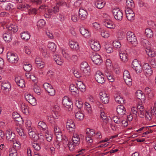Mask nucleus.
I'll return each instance as SVG.
<instances>
[{"label":"nucleus","instance_id":"b1692460","mask_svg":"<svg viewBox=\"0 0 156 156\" xmlns=\"http://www.w3.org/2000/svg\"><path fill=\"white\" fill-rule=\"evenodd\" d=\"M53 59L57 64L59 65H61L64 62L63 60L60 58L58 54H54L53 55Z\"/></svg>","mask_w":156,"mask_h":156},{"label":"nucleus","instance_id":"423d86ee","mask_svg":"<svg viewBox=\"0 0 156 156\" xmlns=\"http://www.w3.org/2000/svg\"><path fill=\"white\" fill-rule=\"evenodd\" d=\"M100 100L102 103L105 104H108L109 101V95L105 92H100L99 93Z\"/></svg>","mask_w":156,"mask_h":156},{"label":"nucleus","instance_id":"c03bdc74","mask_svg":"<svg viewBox=\"0 0 156 156\" xmlns=\"http://www.w3.org/2000/svg\"><path fill=\"white\" fill-rule=\"evenodd\" d=\"M69 89L71 92L76 93L78 91V90L76 87V85H75L74 84H72L70 85Z\"/></svg>","mask_w":156,"mask_h":156},{"label":"nucleus","instance_id":"20e7f679","mask_svg":"<svg viewBox=\"0 0 156 156\" xmlns=\"http://www.w3.org/2000/svg\"><path fill=\"white\" fill-rule=\"evenodd\" d=\"M127 38L128 41L131 44H137V39L133 33L131 31H128L126 34Z\"/></svg>","mask_w":156,"mask_h":156},{"label":"nucleus","instance_id":"774afa93","mask_svg":"<svg viewBox=\"0 0 156 156\" xmlns=\"http://www.w3.org/2000/svg\"><path fill=\"white\" fill-rule=\"evenodd\" d=\"M104 73L107 78L109 76H111V75H112V74L111 71L107 69H106L105 70Z\"/></svg>","mask_w":156,"mask_h":156},{"label":"nucleus","instance_id":"7ed1b4c3","mask_svg":"<svg viewBox=\"0 0 156 156\" xmlns=\"http://www.w3.org/2000/svg\"><path fill=\"white\" fill-rule=\"evenodd\" d=\"M113 14L115 19L116 20L121 21L122 20L123 14L121 11H120L119 9L114 8L112 10Z\"/></svg>","mask_w":156,"mask_h":156},{"label":"nucleus","instance_id":"a211bd4d","mask_svg":"<svg viewBox=\"0 0 156 156\" xmlns=\"http://www.w3.org/2000/svg\"><path fill=\"white\" fill-rule=\"evenodd\" d=\"M54 131L56 136L57 140L60 141L62 140V133L59 128L57 126H55Z\"/></svg>","mask_w":156,"mask_h":156},{"label":"nucleus","instance_id":"79ce46f5","mask_svg":"<svg viewBox=\"0 0 156 156\" xmlns=\"http://www.w3.org/2000/svg\"><path fill=\"white\" fill-rule=\"evenodd\" d=\"M81 71L82 72L84 76H87L90 75V67H89L87 68L83 69V70H81Z\"/></svg>","mask_w":156,"mask_h":156},{"label":"nucleus","instance_id":"4be33fe9","mask_svg":"<svg viewBox=\"0 0 156 156\" xmlns=\"http://www.w3.org/2000/svg\"><path fill=\"white\" fill-rule=\"evenodd\" d=\"M80 32L84 37L89 38L90 36V33L88 30L84 27H82L80 29Z\"/></svg>","mask_w":156,"mask_h":156},{"label":"nucleus","instance_id":"6ab92c4d","mask_svg":"<svg viewBox=\"0 0 156 156\" xmlns=\"http://www.w3.org/2000/svg\"><path fill=\"white\" fill-rule=\"evenodd\" d=\"M90 46L91 48L95 51H98L101 48L100 45L98 42L94 41L90 44Z\"/></svg>","mask_w":156,"mask_h":156},{"label":"nucleus","instance_id":"bf43d9fd","mask_svg":"<svg viewBox=\"0 0 156 156\" xmlns=\"http://www.w3.org/2000/svg\"><path fill=\"white\" fill-rule=\"evenodd\" d=\"M57 2V5L59 6L65 5L66 3L65 0H56Z\"/></svg>","mask_w":156,"mask_h":156},{"label":"nucleus","instance_id":"bb28decb","mask_svg":"<svg viewBox=\"0 0 156 156\" xmlns=\"http://www.w3.org/2000/svg\"><path fill=\"white\" fill-rule=\"evenodd\" d=\"M145 51L148 55L150 57H154L156 55L155 52L154 51L151 49L150 47H148L145 49Z\"/></svg>","mask_w":156,"mask_h":156},{"label":"nucleus","instance_id":"13d9d810","mask_svg":"<svg viewBox=\"0 0 156 156\" xmlns=\"http://www.w3.org/2000/svg\"><path fill=\"white\" fill-rule=\"evenodd\" d=\"M13 147L16 150H18L20 148V143L16 141L15 143H13Z\"/></svg>","mask_w":156,"mask_h":156},{"label":"nucleus","instance_id":"49530a36","mask_svg":"<svg viewBox=\"0 0 156 156\" xmlns=\"http://www.w3.org/2000/svg\"><path fill=\"white\" fill-rule=\"evenodd\" d=\"M90 67L87 63L86 62H82L80 65V70H83L84 69L87 68L88 67Z\"/></svg>","mask_w":156,"mask_h":156},{"label":"nucleus","instance_id":"cd10ccee","mask_svg":"<svg viewBox=\"0 0 156 156\" xmlns=\"http://www.w3.org/2000/svg\"><path fill=\"white\" fill-rule=\"evenodd\" d=\"M30 137L34 141H37L39 139V136L36 133L31 129L28 131Z\"/></svg>","mask_w":156,"mask_h":156},{"label":"nucleus","instance_id":"ea45409f","mask_svg":"<svg viewBox=\"0 0 156 156\" xmlns=\"http://www.w3.org/2000/svg\"><path fill=\"white\" fill-rule=\"evenodd\" d=\"M75 116L76 118L79 120H83L84 118V115L80 112L76 113Z\"/></svg>","mask_w":156,"mask_h":156},{"label":"nucleus","instance_id":"a18cd8bd","mask_svg":"<svg viewBox=\"0 0 156 156\" xmlns=\"http://www.w3.org/2000/svg\"><path fill=\"white\" fill-rule=\"evenodd\" d=\"M23 69L26 72H29L32 69V67L31 64H26L23 65Z\"/></svg>","mask_w":156,"mask_h":156},{"label":"nucleus","instance_id":"5701e85b","mask_svg":"<svg viewBox=\"0 0 156 156\" xmlns=\"http://www.w3.org/2000/svg\"><path fill=\"white\" fill-rule=\"evenodd\" d=\"M79 17L82 20H84L87 18V12L86 10L80 9L79 11Z\"/></svg>","mask_w":156,"mask_h":156},{"label":"nucleus","instance_id":"f704fd0d","mask_svg":"<svg viewBox=\"0 0 156 156\" xmlns=\"http://www.w3.org/2000/svg\"><path fill=\"white\" fill-rule=\"evenodd\" d=\"M105 4V3L99 0H97L95 3V6L99 9L103 8Z\"/></svg>","mask_w":156,"mask_h":156},{"label":"nucleus","instance_id":"c9c22d12","mask_svg":"<svg viewBox=\"0 0 156 156\" xmlns=\"http://www.w3.org/2000/svg\"><path fill=\"white\" fill-rule=\"evenodd\" d=\"M73 143L75 144H79L80 142V138L79 135L76 134H73Z\"/></svg>","mask_w":156,"mask_h":156},{"label":"nucleus","instance_id":"39448f33","mask_svg":"<svg viewBox=\"0 0 156 156\" xmlns=\"http://www.w3.org/2000/svg\"><path fill=\"white\" fill-rule=\"evenodd\" d=\"M124 80L126 84L129 86H130L132 84V79L130 75L127 70H125L123 73Z\"/></svg>","mask_w":156,"mask_h":156},{"label":"nucleus","instance_id":"de8ad7c7","mask_svg":"<svg viewBox=\"0 0 156 156\" xmlns=\"http://www.w3.org/2000/svg\"><path fill=\"white\" fill-rule=\"evenodd\" d=\"M2 89L3 90H6L10 87V84L8 82L2 83Z\"/></svg>","mask_w":156,"mask_h":156},{"label":"nucleus","instance_id":"603ef678","mask_svg":"<svg viewBox=\"0 0 156 156\" xmlns=\"http://www.w3.org/2000/svg\"><path fill=\"white\" fill-rule=\"evenodd\" d=\"M101 35L102 37L105 38H107L109 36V34L108 32L104 30L101 32Z\"/></svg>","mask_w":156,"mask_h":156},{"label":"nucleus","instance_id":"5fc2aeb1","mask_svg":"<svg viewBox=\"0 0 156 156\" xmlns=\"http://www.w3.org/2000/svg\"><path fill=\"white\" fill-rule=\"evenodd\" d=\"M85 108L89 113H91L92 112L91 106L88 103L86 102L85 103Z\"/></svg>","mask_w":156,"mask_h":156},{"label":"nucleus","instance_id":"473e14b6","mask_svg":"<svg viewBox=\"0 0 156 156\" xmlns=\"http://www.w3.org/2000/svg\"><path fill=\"white\" fill-rule=\"evenodd\" d=\"M126 9H132L134 7V4L133 0H127L126 2Z\"/></svg>","mask_w":156,"mask_h":156},{"label":"nucleus","instance_id":"dca6fc26","mask_svg":"<svg viewBox=\"0 0 156 156\" xmlns=\"http://www.w3.org/2000/svg\"><path fill=\"white\" fill-rule=\"evenodd\" d=\"M137 108L138 112V115L141 118H143L145 114V111L144 110V107L142 104L138 105Z\"/></svg>","mask_w":156,"mask_h":156},{"label":"nucleus","instance_id":"2f4dec72","mask_svg":"<svg viewBox=\"0 0 156 156\" xmlns=\"http://www.w3.org/2000/svg\"><path fill=\"white\" fill-rule=\"evenodd\" d=\"M136 96L137 98L140 100H144L145 98V95L143 92L140 90H137L136 93Z\"/></svg>","mask_w":156,"mask_h":156},{"label":"nucleus","instance_id":"6e6d98bb","mask_svg":"<svg viewBox=\"0 0 156 156\" xmlns=\"http://www.w3.org/2000/svg\"><path fill=\"white\" fill-rule=\"evenodd\" d=\"M105 49L106 51L108 53L112 52L113 50L111 45L110 46L109 45H106L105 46Z\"/></svg>","mask_w":156,"mask_h":156},{"label":"nucleus","instance_id":"393cba45","mask_svg":"<svg viewBox=\"0 0 156 156\" xmlns=\"http://www.w3.org/2000/svg\"><path fill=\"white\" fill-rule=\"evenodd\" d=\"M15 81L18 86L23 87L25 86V82L23 79H21L20 76L16 77L15 79Z\"/></svg>","mask_w":156,"mask_h":156},{"label":"nucleus","instance_id":"e433bc0d","mask_svg":"<svg viewBox=\"0 0 156 156\" xmlns=\"http://www.w3.org/2000/svg\"><path fill=\"white\" fill-rule=\"evenodd\" d=\"M145 33L147 37L149 38H152L153 36V32L150 29L147 28L145 30Z\"/></svg>","mask_w":156,"mask_h":156},{"label":"nucleus","instance_id":"c85d7f7f","mask_svg":"<svg viewBox=\"0 0 156 156\" xmlns=\"http://www.w3.org/2000/svg\"><path fill=\"white\" fill-rule=\"evenodd\" d=\"M38 127L39 129L43 131L46 130L48 128L47 125L46 123L44 122L41 121H40L38 122Z\"/></svg>","mask_w":156,"mask_h":156},{"label":"nucleus","instance_id":"a878e982","mask_svg":"<svg viewBox=\"0 0 156 156\" xmlns=\"http://www.w3.org/2000/svg\"><path fill=\"white\" fill-rule=\"evenodd\" d=\"M7 28L8 29L7 31L10 32L11 34L12 32H13V33L16 32L18 29V27L16 25L13 24L10 25L9 27Z\"/></svg>","mask_w":156,"mask_h":156},{"label":"nucleus","instance_id":"9d476101","mask_svg":"<svg viewBox=\"0 0 156 156\" xmlns=\"http://www.w3.org/2000/svg\"><path fill=\"white\" fill-rule=\"evenodd\" d=\"M66 127L69 132L74 131L75 130V124L72 119H69L66 122Z\"/></svg>","mask_w":156,"mask_h":156},{"label":"nucleus","instance_id":"4468645a","mask_svg":"<svg viewBox=\"0 0 156 156\" xmlns=\"http://www.w3.org/2000/svg\"><path fill=\"white\" fill-rule=\"evenodd\" d=\"M6 136L7 140L14 142L15 134L14 133L10 130H7L6 132Z\"/></svg>","mask_w":156,"mask_h":156},{"label":"nucleus","instance_id":"6e6552de","mask_svg":"<svg viewBox=\"0 0 156 156\" xmlns=\"http://www.w3.org/2000/svg\"><path fill=\"white\" fill-rule=\"evenodd\" d=\"M133 68L137 73H140L142 70V68L138 60L134 59L132 62Z\"/></svg>","mask_w":156,"mask_h":156},{"label":"nucleus","instance_id":"7c9ffc66","mask_svg":"<svg viewBox=\"0 0 156 156\" xmlns=\"http://www.w3.org/2000/svg\"><path fill=\"white\" fill-rule=\"evenodd\" d=\"M21 37L23 40H27L30 37V35L28 31H24L21 34Z\"/></svg>","mask_w":156,"mask_h":156},{"label":"nucleus","instance_id":"1a4fd4ad","mask_svg":"<svg viewBox=\"0 0 156 156\" xmlns=\"http://www.w3.org/2000/svg\"><path fill=\"white\" fill-rule=\"evenodd\" d=\"M62 104L66 108H72L73 106L71 100L67 96H65L63 98Z\"/></svg>","mask_w":156,"mask_h":156},{"label":"nucleus","instance_id":"f8f14e48","mask_svg":"<svg viewBox=\"0 0 156 156\" xmlns=\"http://www.w3.org/2000/svg\"><path fill=\"white\" fill-rule=\"evenodd\" d=\"M143 69L144 73L147 76L151 75L152 73V70L151 67L147 63H145L144 64L143 67Z\"/></svg>","mask_w":156,"mask_h":156},{"label":"nucleus","instance_id":"4c0bfd02","mask_svg":"<svg viewBox=\"0 0 156 156\" xmlns=\"http://www.w3.org/2000/svg\"><path fill=\"white\" fill-rule=\"evenodd\" d=\"M95 135L94 130L90 128H87L86 129V135L87 136L91 137H93Z\"/></svg>","mask_w":156,"mask_h":156},{"label":"nucleus","instance_id":"4d7b16f0","mask_svg":"<svg viewBox=\"0 0 156 156\" xmlns=\"http://www.w3.org/2000/svg\"><path fill=\"white\" fill-rule=\"evenodd\" d=\"M76 105L78 108L80 109L82 107L83 102L81 101L78 100L76 101Z\"/></svg>","mask_w":156,"mask_h":156},{"label":"nucleus","instance_id":"9b49d317","mask_svg":"<svg viewBox=\"0 0 156 156\" xmlns=\"http://www.w3.org/2000/svg\"><path fill=\"white\" fill-rule=\"evenodd\" d=\"M125 12L126 17L129 20L131 21L134 19L135 14L132 9H126Z\"/></svg>","mask_w":156,"mask_h":156},{"label":"nucleus","instance_id":"2eb2a0df","mask_svg":"<svg viewBox=\"0 0 156 156\" xmlns=\"http://www.w3.org/2000/svg\"><path fill=\"white\" fill-rule=\"evenodd\" d=\"M3 37L4 40L6 42H10L12 39V34L10 32L6 31L3 35Z\"/></svg>","mask_w":156,"mask_h":156},{"label":"nucleus","instance_id":"680f3d73","mask_svg":"<svg viewBox=\"0 0 156 156\" xmlns=\"http://www.w3.org/2000/svg\"><path fill=\"white\" fill-rule=\"evenodd\" d=\"M48 122L52 124H54L55 123L54 119L51 116H48L47 117Z\"/></svg>","mask_w":156,"mask_h":156},{"label":"nucleus","instance_id":"f257e3e1","mask_svg":"<svg viewBox=\"0 0 156 156\" xmlns=\"http://www.w3.org/2000/svg\"><path fill=\"white\" fill-rule=\"evenodd\" d=\"M90 57L92 61L96 65H100L102 62L101 56L95 52L92 53Z\"/></svg>","mask_w":156,"mask_h":156},{"label":"nucleus","instance_id":"8fccbe9b","mask_svg":"<svg viewBox=\"0 0 156 156\" xmlns=\"http://www.w3.org/2000/svg\"><path fill=\"white\" fill-rule=\"evenodd\" d=\"M113 46L117 48H120L121 46V44L119 41H114L113 42Z\"/></svg>","mask_w":156,"mask_h":156},{"label":"nucleus","instance_id":"09e8293b","mask_svg":"<svg viewBox=\"0 0 156 156\" xmlns=\"http://www.w3.org/2000/svg\"><path fill=\"white\" fill-rule=\"evenodd\" d=\"M45 24V22L44 20L41 19L37 22V26L40 28H42Z\"/></svg>","mask_w":156,"mask_h":156},{"label":"nucleus","instance_id":"864d4df0","mask_svg":"<svg viewBox=\"0 0 156 156\" xmlns=\"http://www.w3.org/2000/svg\"><path fill=\"white\" fill-rule=\"evenodd\" d=\"M101 117L102 120H103L105 122H106L108 121V119L106 116L105 112H101Z\"/></svg>","mask_w":156,"mask_h":156},{"label":"nucleus","instance_id":"3c124183","mask_svg":"<svg viewBox=\"0 0 156 156\" xmlns=\"http://www.w3.org/2000/svg\"><path fill=\"white\" fill-rule=\"evenodd\" d=\"M43 87L45 90L47 91L48 90H49L51 88H52V86L49 83H45L43 85Z\"/></svg>","mask_w":156,"mask_h":156},{"label":"nucleus","instance_id":"58836bf2","mask_svg":"<svg viewBox=\"0 0 156 156\" xmlns=\"http://www.w3.org/2000/svg\"><path fill=\"white\" fill-rule=\"evenodd\" d=\"M21 109L23 113L25 114L28 113L29 107L25 104H23L21 105Z\"/></svg>","mask_w":156,"mask_h":156},{"label":"nucleus","instance_id":"412c9836","mask_svg":"<svg viewBox=\"0 0 156 156\" xmlns=\"http://www.w3.org/2000/svg\"><path fill=\"white\" fill-rule=\"evenodd\" d=\"M116 111L117 114L120 115L125 114L126 112L124 107L123 105H119L117 107Z\"/></svg>","mask_w":156,"mask_h":156},{"label":"nucleus","instance_id":"69168bd1","mask_svg":"<svg viewBox=\"0 0 156 156\" xmlns=\"http://www.w3.org/2000/svg\"><path fill=\"white\" fill-rule=\"evenodd\" d=\"M32 146L35 150L39 151L41 149L40 145L38 143H34L33 144Z\"/></svg>","mask_w":156,"mask_h":156},{"label":"nucleus","instance_id":"f3484780","mask_svg":"<svg viewBox=\"0 0 156 156\" xmlns=\"http://www.w3.org/2000/svg\"><path fill=\"white\" fill-rule=\"evenodd\" d=\"M103 24L106 27L110 29H113L115 27V24L110 20L103 21Z\"/></svg>","mask_w":156,"mask_h":156},{"label":"nucleus","instance_id":"052dcab7","mask_svg":"<svg viewBox=\"0 0 156 156\" xmlns=\"http://www.w3.org/2000/svg\"><path fill=\"white\" fill-rule=\"evenodd\" d=\"M47 91L48 93V94L51 96H53L55 94V90L53 88V87H52V88H51Z\"/></svg>","mask_w":156,"mask_h":156},{"label":"nucleus","instance_id":"a19ab883","mask_svg":"<svg viewBox=\"0 0 156 156\" xmlns=\"http://www.w3.org/2000/svg\"><path fill=\"white\" fill-rule=\"evenodd\" d=\"M145 93L150 98H151L154 96L153 94L151 92V89L148 87L146 88L144 91Z\"/></svg>","mask_w":156,"mask_h":156},{"label":"nucleus","instance_id":"e2e57ef3","mask_svg":"<svg viewBox=\"0 0 156 156\" xmlns=\"http://www.w3.org/2000/svg\"><path fill=\"white\" fill-rule=\"evenodd\" d=\"M112 119L114 122L117 124H119L121 123V120L118 117L115 116H113Z\"/></svg>","mask_w":156,"mask_h":156},{"label":"nucleus","instance_id":"37998d69","mask_svg":"<svg viewBox=\"0 0 156 156\" xmlns=\"http://www.w3.org/2000/svg\"><path fill=\"white\" fill-rule=\"evenodd\" d=\"M115 101L118 104H123L124 103V100L123 98L121 97L120 96H116L115 98Z\"/></svg>","mask_w":156,"mask_h":156},{"label":"nucleus","instance_id":"338daca9","mask_svg":"<svg viewBox=\"0 0 156 156\" xmlns=\"http://www.w3.org/2000/svg\"><path fill=\"white\" fill-rule=\"evenodd\" d=\"M16 130L19 135L21 136H24V133L22 129L20 128H16Z\"/></svg>","mask_w":156,"mask_h":156},{"label":"nucleus","instance_id":"0e129e2a","mask_svg":"<svg viewBox=\"0 0 156 156\" xmlns=\"http://www.w3.org/2000/svg\"><path fill=\"white\" fill-rule=\"evenodd\" d=\"M131 112L135 115L136 116L137 114L138 115V112L137 110V109L136 107H133L132 108L131 110Z\"/></svg>","mask_w":156,"mask_h":156},{"label":"nucleus","instance_id":"ddd939ff","mask_svg":"<svg viewBox=\"0 0 156 156\" xmlns=\"http://www.w3.org/2000/svg\"><path fill=\"white\" fill-rule=\"evenodd\" d=\"M25 98L31 105L34 106L36 105V100L35 98L30 94H28L25 96Z\"/></svg>","mask_w":156,"mask_h":156},{"label":"nucleus","instance_id":"aec40b11","mask_svg":"<svg viewBox=\"0 0 156 156\" xmlns=\"http://www.w3.org/2000/svg\"><path fill=\"white\" fill-rule=\"evenodd\" d=\"M120 57L122 61L126 62L128 61V55L126 51H119Z\"/></svg>","mask_w":156,"mask_h":156},{"label":"nucleus","instance_id":"0eeeda50","mask_svg":"<svg viewBox=\"0 0 156 156\" xmlns=\"http://www.w3.org/2000/svg\"><path fill=\"white\" fill-rule=\"evenodd\" d=\"M95 78L97 81L99 83L102 84L105 82L104 76L99 71L96 72L95 75Z\"/></svg>","mask_w":156,"mask_h":156},{"label":"nucleus","instance_id":"72a5a7b5","mask_svg":"<svg viewBox=\"0 0 156 156\" xmlns=\"http://www.w3.org/2000/svg\"><path fill=\"white\" fill-rule=\"evenodd\" d=\"M48 47L49 49L52 52H54L55 51L56 48V45L53 42L49 43Z\"/></svg>","mask_w":156,"mask_h":156},{"label":"nucleus","instance_id":"c756f323","mask_svg":"<svg viewBox=\"0 0 156 156\" xmlns=\"http://www.w3.org/2000/svg\"><path fill=\"white\" fill-rule=\"evenodd\" d=\"M35 62L36 64L37 65L38 67L40 69L44 67V65L43 64V62H42L41 59L39 57H37L36 58Z\"/></svg>","mask_w":156,"mask_h":156},{"label":"nucleus","instance_id":"f03ea898","mask_svg":"<svg viewBox=\"0 0 156 156\" xmlns=\"http://www.w3.org/2000/svg\"><path fill=\"white\" fill-rule=\"evenodd\" d=\"M7 58L8 61L12 63H16L18 60V58L16 54L11 52L7 53Z\"/></svg>","mask_w":156,"mask_h":156}]
</instances>
